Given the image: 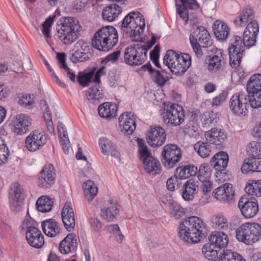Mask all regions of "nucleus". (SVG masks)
<instances>
[{
	"label": "nucleus",
	"mask_w": 261,
	"mask_h": 261,
	"mask_svg": "<svg viewBox=\"0 0 261 261\" xmlns=\"http://www.w3.org/2000/svg\"><path fill=\"white\" fill-rule=\"evenodd\" d=\"M256 36L250 34L249 31H244L243 34V44L244 46L251 47L256 42Z\"/></svg>",
	"instance_id": "nucleus-57"
},
{
	"label": "nucleus",
	"mask_w": 261,
	"mask_h": 261,
	"mask_svg": "<svg viewBox=\"0 0 261 261\" xmlns=\"http://www.w3.org/2000/svg\"><path fill=\"white\" fill-rule=\"evenodd\" d=\"M108 230L112 236L115 238L117 242L119 243L122 242L124 236L122 234L118 225H111L108 226Z\"/></svg>",
	"instance_id": "nucleus-55"
},
{
	"label": "nucleus",
	"mask_w": 261,
	"mask_h": 261,
	"mask_svg": "<svg viewBox=\"0 0 261 261\" xmlns=\"http://www.w3.org/2000/svg\"><path fill=\"white\" fill-rule=\"evenodd\" d=\"M57 130L59 134L60 142L62 145L63 151L65 154H68L69 153V140L65 126L61 122L58 123Z\"/></svg>",
	"instance_id": "nucleus-40"
},
{
	"label": "nucleus",
	"mask_w": 261,
	"mask_h": 261,
	"mask_svg": "<svg viewBox=\"0 0 261 261\" xmlns=\"http://www.w3.org/2000/svg\"><path fill=\"white\" fill-rule=\"evenodd\" d=\"M244 50V45H231L229 47V63L232 68L240 66Z\"/></svg>",
	"instance_id": "nucleus-26"
},
{
	"label": "nucleus",
	"mask_w": 261,
	"mask_h": 261,
	"mask_svg": "<svg viewBox=\"0 0 261 261\" xmlns=\"http://www.w3.org/2000/svg\"><path fill=\"white\" fill-rule=\"evenodd\" d=\"M119 123L122 131L127 135H131L136 128L135 118L130 112L122 114L119 116Z\"/></svg>",
	"instance_id": "nucleus-23"
},
{
	"label": "nucleus",
	"mask_w": 261,
	"mask_h": 261,
	"mask_svg": "<svg viewBox=\"0 0 261 261\" xmlns=\"http://www.w3.org/2000/svg\"><path fill=\"white\" fill-rule=\"evenodd\" d=\"M177 177L174 175L168 179L166 187L168 190L173 191L178 188Z\"/></svg>",
	"instance_id": "nucleus-64"
},
{
	"label": "nucleus",
	"mask_w": 261,
	"mask_h": 261,
	"mask_svg": "<svg viewBox=\"0 0 261 261\" xmlns=\"http://www.w3.org/2000/svg\"><path fill=\"white\" fill-rule=\"evenodd\" d=\"M198 181L191 178L188 180L183 185L182 196L186 201L192 200L198 190Z\"/></svg>",
	"instance_id": "nucleus-29"
},
{
	"label": "nucleus",
	"mask_w": 261,
	"mask_h": 261,
	"mask_svg": "<svg viewBox=\"0 0 261 261\" xmlns=\"http://www.w3.org/2000/svg\"><path fill=\"white\" fill-rule=\"evenodd\" d=\"M91 55V53H85L77 49L72 54L70 57V60L74 63L80 62H85L89 59Z\"/></svg>",
	"instance_id": "nucleus-51"
},
{
	"label": "nucleus",
	"mask_w": 261,
	"mask_h": 261,
	"mask_svg": "<svg viewBox=\"0 0 261 261\" xmlns=\"http://www.w3.org/2000/svg\"><path fill=\"white\" fill-rule=\"evenodd\" d=\"M145 21L142 14L138 12H131L123 19L121 25L123 32H128V28H139L143 32L145 28Z\"/></svg>",
	"instance_id": "nucleus-10"
},
{
	"label": "nucleus",
	"mask_w": 261,
	"mask_h": 261,
	"mask_svg": "<svg viewBox=\"0 0 261 261\" xmlns=\"http://www.w3.org/2000/svg\"><path fill=\"white\" fill-rule=\"evenodd\" d=\"M248 100L251 107L257 109L261 107V90L248 92Z\"/></svg>",
	"instance_id": "nucleus-46"
},
{
	"label": "nucleus",
	"mask_w": 261,
	"mask_h": 261,
	"mask_svg": "<svg viewBox=\"0 0 261 261\" xmlns=\"http://www.w3.org/2000/svg\"><path fill=\"white\" fill-rule=\"evenodd\" d=\"M228 96L227 92L222 91L218 95L216 96L213 99L212 104L214 106H219L222 105Z\"/></svg>",
	"instance_id": "nucleus-61"
},
{
	"label": "nucleus",
	"mask_w": 261,
	"mask_h": 261,
	"mask_svg": "<svg viewBox=\"0 0 261 261\" xmlns=\"http://www.w3.org/2000/svg\"><path fill=\"white\" fill-rule=\"evenodd\" d=\"M161 117L163 121L168 126L175 127L179 125L184 120L183 108L178 104L170 103L165 106Z\"/></svg>",
	"instance_id": "nucleus-5"
},
{
	"label": "nucleus",
	"mask_w": 261,
	"mask_h": 261,
	"mask_svg": "<svg viewBox=\"0 0 261 261\" xmlns=\"http://www.w3.org/2000/svg\"><path fill=\"white\" fill-rule=\"evenodd\" d=\"M99 144L103 154L107 155H111L119 161L120 160V153L116 150L115 145L111 141L106 138H101L99 139Z\"/></svg>",
	"instance_id": "nucleus-31"
},
{
	"label": "nucleus",
	"mask_w": 261,
	"mask_h": 261,
	"mask_svg": "<svg viewBox=\"0 0 261 261\" xmlns=\"http://www.w3.org/2000/svg\"><path fill=\"white\" fill-rule=\"evenodd\" d=\"M224 63L222 50H217L214 55L209 56L207 62V69L211 72H217L223 68Z\"/></svg>",
	"instance_id": "nucleus-24"
},
{
	"label": "nucleus",
	"mask_w": 261,
	"mask_h": 261,
	"mask_svg": "<svg viewBox=\"0 0 261 261\" xmlns=\"http://www.w3.org/2000/svg\"><path fill=\"white\" fill-rule=\"evenodd\" d=\"M118 41V35L116 29L112 26H106L95 33L92 44L99 50L108 51L116 45Z\"/></svg>",
	"instance_id": "nucleus-3"
},
{
	"label": "nucleus",
	"mask_w": 261,
	"mask_h": 261,
	"mask_svg": "<svg viewBox=\"0 0 261 261\" xmlns=\"http://www.w3.org/2000/svg\"><path fill=\"white\" fill-rule=\"evenodd\" d=\"M119 212L116 201L110 199L108 201L106 206L101 208L100 215L107 221L111 222L116 218Z\"/></svg>",
	"instance_id": "nucleus-25"
},
{
	"label": "nucleus",
	"mask_w": 261,
	"mask_h": 261,
	"mask_svg": "<svg viewBox=\"0 0 261 261\" xmlns=\"http://www.w3.org/2000/svg\"><path fill=\"white\" fill-rule=\"evenodd\" d=\"M202 252L205 257L208 260L216 261L220 259L221 253H219L217 250L214 249L210 248L208 250L205 245L202 247Z\"/></svg>",
	"instance_id": "nucleus-53"
},
{
	"label": "nucleus",
	"mask_w": 261,
	"mask_h": 261,
	"mask_svg": "<svg viewBox=\"0 0 261 261\" xmlns=\"http://www.w3.org/2000/svg\"><path fill=\"white\" fill-rule=\"evenodd\" d=\"M210 248L222 249L226 247L228 243L227 235L222 231H214L209 237Z\"/></svg>",
	"instance_id": "nucleus-27"
},
{
	"label": "nucleus",
	"mask_w": 261,
	"mask_h": 261,
	"mask_svg": "<svg viewBox=\"0 0 261 261\" xmlns=\"http://www.w3.org/2000/svg\"><path fill=\"white\" fill-rule=\"evenodd\" d=\"M9 150L2 139V143H0V166L5 164L8 160Z\"/></svg>",
	"instance_id": "nucleus-56"
},
{
	"label": "nucleus",
	"mask_w": 261,
	"mask_h": 261,
	"mask_svg": "<svg viewBox=\"0 0 261 261\" xmlns=\"http://www.w3.org/2000/svg\"><path fill=\"white\" fill-rule=\"evenodd\" d=\"M146 54V49L142 44L130 45L124 53V63L130 66L140 65L144 62Z\"/></svg>",
	"instance_id": "nucleus-6"
},
{
	"label": "nucleus",
	"mask_w": 261,
	"mask_h": 261,
	"mask_svg": "<svg viewBox=\"0 0 261 261\" xmlns=\"http://www.w3.org/2000/svg\"><path fill=\"white\" fill-rule=\"evenodd\" d=\"M53 21L54 17H49L42 23V33L47 38L50 37V28L53 22Z\"/></svg>",
	"instance_id": "nucleus-62"
},
{
	"label": "nucleus",
	"mask_w": 261,
	"mask_h": 261,
	"mask_svg": "<svg viewBox=\"0 0 261 261\" xmlns=\"http://www.w3.org/2000/svg\"><path fill=\"white\" fill-rule=\"evenodd\" d=\"M170 214L176 219H178L186 214L185 210L177 203H171L169 205Z\"/></svg>",
	"instance_id": "nucleus-52"
},
{
	"label": "nucleus",
	"mask_w": 261,
	"mask_h": 261,
	"mask_svg": "<svg viewBox=\"0 0 261 261\" xmlns=\"http://www.w3.org/2000/svg\"><path fill=\"white\" fill-rule=\"evenodd\" d=\"M197 168L193 165L181 166L176 169L175 175L180 179L188 178L197 174Z\"/></svg>",
	"instance_id": "nucleus-38"
},
{
	"label": "nucleus",
	"mask_w": 261,
	"mask_h": 261,
	"mask_svg": "<svg viewBox=\"0 0 261 261\" xmlns=\"http://www.w3.org/2000/svg\"><path fill=\"white\" fill-rule=\"evenodd\" d=\"M166 139V134L163 128L159 125L151 126L147 132L146 140L148 144L155 147L162 145Z\"/></svg>",
	"instance_id": "nucleus-13"
},
{
	"label": "nucleus",
	"mask_w": 261,
	"mask_h": 261,
	"mask_svg": "<svg viewBox=\"0 0 261 261\" xmlns=\"http://www.w3.org/2000/svg\"><path fill=\"white\" fill-rule=\"evenodd\" d=\"M46 141L47 138L43 131L35 130L26 138L25 146L29 151H35L44 146Z\"/></svg>",
	"instance_id": "nucleus-12"
},
{
	"label": "nucleus",
	"mask_w": 261,
	"mask_h": 261,
	"mask_svg": "<svg viewBox=\"0 0 261 261\" xmlns=\"http://www.w3.org/2000/svg\"><path fill=\"white\" fill-rule=\"evenodd\" d=\"M247 151L248 153L255 158L259 155L261 152V143L257 141L250 142L247 146Z\"/></svg>",
	"instance_id": "nucleus-54"
},
{
	"label": "nucleus",
	"mask_w": 261,
	"mask_h": 261,
	"mask_svg": "<svg viewBox=\"0 0 261 261\" xmlns=\"http://www.w3.org/2000/svg\"><path fill=\"white\" fill-rule=\"evenodd\" d=\"M213 29L217 39L219 40L226 39L229 34V28L223 21L216 20L213 25Z\"/></svg>",
	"instance_id": "nucleus-34"
},
{
	"label": "nucleus",
	"mask_w": 261,
	"mask_h": 261,
	"mask_svg": "<svg viewBox=\"0 0 261 261\" xmlns=\"http://www.w3.org/2000/svg\"><path fill=\"white\" fill-rule=\"evenodd\" d=\"M247 92L261 90V74L251 75L246 86Z\"/></svg>",
	"instance_id": "nucleus-42"
},
{
	"label": "nucleus",
	"mask_w": 261,
	"mask_h": 261,
	"mask_svg": "<svg viewBox=\"0 0 261 261\" xmlns=\"http://www.w3.org/2000/svg\"><path fill=\"white\" fill-rule=\"evenodd\" d=\"M219 118L217 114L213 112L205 113L202 116V127L207 129L211 126L215 125L218 121Z\"/></svg>",
	"instance_id": "nucleus-43"
},
{
	"label": "nucleus",
	"mask_w": 261,
	"mask_h": 261,
	"mask_svg": "<svg viewBox=\"0 0 261 261\" xmlns=\"http://www.w3.org/2000/svg\"><path fill=\"white\" fill-rule=\"evenodd\" d=\"M191 65V57L188 54H181V56L170 67L171 72L177 76L182 75Z\"/></svg>",
	"instance_id": "nucleus-17"
},
{
	"label": "nucleus",
	"mask_w": 261,
	"mask_h": 261,
	"mask_svg": "<svg viewBox=\"0 0 261 261\" xmlns=\"http://www.w3.org/2000/svg\"><path fill=\"white\" fill-rule=\"evenodd\" d=\"M181 152L179 146L170 144L165 145L162 151V162L164 167L168 169L173 168L181 158Z\"/></svg>",
	"instance_id": "nucleus-7"
},
{
	"label": "nucleus",
	"mask_w": 261,
	"mask_h": 261,
	"mask_svg": "<svg viewBox=\"0 0 261 261\" xmlns=\"http://www.w3.org/2000/svg\"><path fill=\"white\" fill-rule=\"evenodd\" d=\"M245 190L249 194L261 196V180L252 181L245 187Z\"/></svg>",
	"instance_id": "nucleus-47"
},
{
	"label": "nucleus",
	"mask_w": 261,
	"mask_h": 261,
	"mask_svg": "<svg viewBox=\"0 0 261 261\" xmlns=\"http://www.w3.org/2000/svg\"><path fill=\"white\" fill-rule=\"evenodd\" d=\"M137 143L140 159L142 162L149 158V157L152 156L143 139L138 138Z\"/></svg>",
	"instance_id": "nucleus-48"
},
{
	"label": "nucleus",
	"mask_w": 261,
	"mask_h": 261,
	"mask_svg": "<svg viewBox=\"0 0 261 261\" xmlns=\"http://www.w3.org/2000/svg\"><path fill=\"white\" fill-rule=\"evenodd\" d=\"M128 32H124L125 34H129L132 41L135 42H140L142 39L140 37V34L143 32L139 28H134L133 29L128 28Z\"/></svg>",
	"instance_id": "nucleus-60"
},
{
	"label": "nucleus",
	"mask_w": 261,
	"mask_h": 261,
	"mask_svg": "<svg viewBox=\"0 0 261 261\" xmlns=\"http://www.w3.org/2000/svg\"><path fill=\"white\" fill-rule=\"evenodd\" d=\"M260 234L261 226L259 224L255 223L243 224L236 230L237 240L248 245L257 242Z\"/></svg>",
	"instance_id": "nucleus-4"
},
{
	"label": "nucleus",
	"mask_w": 261,
	"mask_h": 261,
	"mask_svg": "<svg viewBox=\"0 0 261 261\" xmlns=\"http://www.w3.org/2000/svg\"><path fill=\"white\" fill-rule=\"evenodd\" d=\"M83 188L85 198L88 202H91L97 193V187L91 180H88L84 182Z\"/></svg>",
	"instance_id": "nucleus-41"
},
{
	"label": "nucleus",
	"mask_w": 261,
	"mask_h": 261,
	"mask_svg": "<svg viewBox=\"0 0 261 261\" xmlns=\"http://www.w3.org/2000/svg\"><path fill=\"white\" fill-rule=\"evenodd\" d=\"M181 5H176L177 13L182 19L188 18L187 9L196 10L199 5L196 0H181Z\"/></svg>",
	"instance_id": "nucleus-36"
},
{
	"label": "nucleus",
	"mask_w": 261,
	"mask_h": 261,
	"mask_svg": "<svg viewBox=\"0 0 261 261\" xmlns=\"http://www.w3.org/2000/svg\"><path fill=\"white\" fill-rule=\"evenodd\" d=\"M77 247V239L73 233H69L60 243L59 250L62 254L75 251Z\"/></svg>",
	"instance_id": "nucleus-28"
},
{
	"label": "nucleus",
	"mask_w": 261,
	"mask_h": 261,
	"mask_svg": "<svg viewBox=\"0 0 261 261\" xmlns=\"http://www.w3.org/2000/svg\"><path fill=\"white\" fill-rule=\"evenodd\" d=\"M140 70L149 72L151 78L158 86L162 87L165 85L169 78L164 70H156L153 69L150 63L142 66Z\"/></svg>",
	"instance_id": "nucleus-19"
},
{
	"label": "nucleus",
	"mask_w": 261,
	"mask_h": 261,
	"mask_svg": "<svg viewBox=\"0 0 261 261\" xmlns=\"http://www.w3.org/2000/svg\"><path fill=\"white\" fill-rule=\"evenodd\" d=\"M240 15L245 19V21L247 23L249 21H253L254 17V13L253 9L249 7L244 8Z\"/></svg>",
	"instance_id": "nucleus-58"
},
{
	"label": "nucleus",
	"mask_w": 261,
	"mask_h": 261,
	"mask_svg": "<svg viewBox=\"0 0 261 261\" xmlns=\"http://www.w3.org/2000/svg\"><path fill=\"white\" fill-rule=\"evenodd\" d=\"M181 55L173 50H168L167 51L164 57L163 60L164 64L167 65L168 68L170 69Z\"/></svg>",
	"instance_id": "nucleus-49"
},
{
	"label": "nucleus",
	"mask_w": 261,
	"mask_h": 261,
	"mask_svg": "<svg viewBox=\"0 0 261 261\" xmlns=\"http://www.w3.org/2000/svg\"><path fill=\"white\" fill-rule=\"evenodd\" d=\"M204 136L207 142L218 146H221L227 138V135L223 130L216 127L206 131Z\"/></svg>",
	"instance_id": "nucleus-20"
},
{
	"label": "nucleus",
	"mask_w": 261,
	"mask_h": 261,
	"mask_svg": "<svg viewBox=\"0 0 261 261\" xmlns=\"http://www.w3.org/2000/svg\"><path fill=\"white\" fill-rule=\"evenodd\" d=\"M248 99L246 94L241 93L233 95L229 101L230 109L236 115L245 116L247 113Z\"/></svg>",
	"instance_id": "nucleus-11"
},
{
	"label": "nucleus",
	"mask_w": 261,
	"mask_h": 261,
	"mask_svg": "<svg viewBox=\"0 0 261 261\" xmlns=\"http://www.w3.org/2000/svg\"><path fill=\"white\" fill-rule=\"evenodd\" d=\"M98 110L101 117L111 119L116 115L117 106L115 103L105 102L99 106Z\"/></svg>",
	"instance_id": "nucleus-35"
},
{
	"label": "nucleus",
	"mask_w": 261,
	"mask_h": 261,
	"mask_svg": "<svg viewBox=\"0 0 261 261\" xmlns=\"http://www.w3.org/2000/svg\"><path fill=\"white\" fill-rule=\"evenodd\" d=\"M228 155L224 151H220L215 154L210 161V164L218 171H222L227 167L228 163Z\"/></svg>",
	"instance_id": "nucleus-30"
},
{
	"label": "nucleus",
	"mask_w": 261,
	"mask_h": 261,
	"mask_svg": "<svg viewBox=\"0 0 261 261\" xmlns=\"http://www.w3.org/2000/svg\"><path fill=\"white\" fill-rule=\"evenodd\" d=\"M194 149L201 158H205L210 155L211 148L207 142H197L194 145Z\"/></svg>",
	"instance_id": "nucleus-45"
},
{
	"label": "nucleus",
	"mask_w": 261,
	"mask_h": 261,
	"mask_svg": "<svg viewBox=\"0 0 261 261\" xmlns=\"http://www.w3.org/2000/svg\"><path fill=\"white\" fill-rule=\"evenodd\" d=\"M41 226L44 233L48 237H54L60 232L57 223L53 219L43 221Z\"/></svg>",
	"instance_id": "nucleus-37"
},
{
	"label": "nucleus",
	"mask_w": 261,
	"mask_h": 261,
	"mask_svg": "<svg viewBox=\"0 0 261 261\" xmlns=\"http://www.w3.org/2000/svg\"><path fill=\"white\" fill-rule=\"evenodd\" d=\"M190 42L200 44L202 47H207L212 44L211 37L205 28L198 26L190 36Z\"/></svg>",
	"instance_id": "nucleus-16"
},
{
	"label": "nucleus",
	"mask_w": 261,
	"mask_h": 261,
	"mask_svg": "<svg viewBox=\"0 0 261 261\" xmlns=\"http://www.w3.org/2000/svg\"><path fill=\"white\" fill-rule=\"evenodd\" d=\"M198 178L200 181H204L208 179L210 173L206 170V166L202 164L200 166L198 171L197 172Z\"/></svg>",
	"instance_id": "nucleus-63"
},
{
	"label": "nucleus",
	"mask_w": 261,
	"mask_h": 261,
	"mask_svg": "<svg viewBox=\"0 0 261 261\" xmlns=\"http://www.w3.org/2000/svg\"><path fill=\"white\" fill-rule=\"evenodd\" d=\"M24 193L21 186L18 182L13 183L9 191V202L11 210L14 212L20 211L23 204Z\"/></svg>",
	"instance_id": "nucleus-8"
},
{
	"label": "nucleus",
	"mask_w": 261,
	"mask_h": 261,
	"mask_svg": "<svg viewBox=\"0 0 261 261\" xmlns=\"http://www.w3.org/2000/svg\"><path fill=\"white\" fill-rule=\"evenodd\" d=\"M30 222L25 219L22 223V228L27 229L25 238L28 243L32 247L39 249L42 247L44 244V237L37 227L29 226Z\"/></svg>",
	"instance_id": "nucleus-9"
},
{
	"label": "nucleus",
	"mask_w": 261,
	"mask_h": 261,
	"mask_svg": "<svg viewBox=\"0 0 261 261\" xmlns=\"http://www.w3.org/2000/svg\"><path fill=\"white\" fill-rule=\"evenodd\" d=\"M234 191L232 185L226 183L216 188L214 191V196L220 201L231 202L233 201Z\"/></svg>",
	"instance_id": "nucleus-18"
},
{
	"label": "nucleus",
	"mask_w": 261,
	"mask_h": 261,
	"mask_svg": "<svg viewBox=\"0 0 261 261\" xmlns=\"http://www.w3.org/2000/svg\"><path fill=\"white\" fill-rule=\"evenodd\" d=\"M95 69L94 68L88 72H80L77 76V80L82 86H89V83L93 77Z\"/></svg>",
	"instance_id": "nucleus-50"
},
{
	"label": "nucleus",
	"mask_w": 261,
	"mask_h": 261,
	"mask_svg": "<svg viewBox=\"0 0 261 261\" xmlns=\"http://www.w3.org/2000/svg\"><path fill=\"white\" fill-rule=\"evenodd\" d=\"M55 173L52 165H45L38 175V185L41 188L46 189L55 183Z\"/></svg>",
	"instance_id": "nucleus-14"
},
{
	"label": "nucleus",
	"mask_w": 261,
	"mask_h": 261,
	"mask_svg": "<svg viewBox=\"0 0 261 261\" xmlns=\"http://www.w3.org/2000/svg\"><path fill=\"white\" fill-rule=\"evenodd\" d=\"M53 204V200L50 197L45 195L39 197L36 203L37 210L42 213L50 212L52 209Z\"/></svg>",
	"instance_id": "nucleus-39"
},
{
	"label": "nucleus",
	"mask_w": 261,
	"mask_h": 261,
	"mask_svg": "<svg viewBox=\"0 0 261 261\" xmlns=\"http://www.w3.org/2000/svg\"><path fill=\"white\" fill-rule=\"evenodd\" d=\"M62 219L65 228L71 231L75 226L74 214L71 203H65L61 213Z\"/></svg>",
	"instance_id": "nucleus-22"
},
{
	"label": "nucleus",
	"mask_w": 261,
	"mask_h": 261,
	"mask_svg": "<svg viewBox=\"0 0 261 261\" xmlns=\"http://www.w3.org/2000/svg\"><path fill=\"white\" fill-rule=\"evenodd\" d=\"M121 12L122 9L119 5L113 4L103 9L102 16L105 20L112 22L118 17Z\"/></svg>",
	"instance_id": "nucleus-32"
},
{
	"label": "nucleus",
	"mask_w": 261,
	"mask_h": 261,
	"mask_svg": "<svg viewBox=\"0 0 261 261\" xmlns=\"http://www.w3.org/2000/svg\"><path fill=\"white\" fill-rule=\"evenodd\" d=\"M142 162L145 170L149 174L155 175L160 174L162 168L161 163L155 158L149 157Z\"/></svg>",
	"instance_id": "nucleus-33"
},
{
	"label": "nucleus",
	"mask_w": 261,
	"mask_h": 261,
	"mask_svg": "<svg viewBox=\"0 0 261 261\" xmlns=\"http://www.w3.org/2000/svg\"><path fill=\"white\" fill-rule=\"evenodd\" d=\"M238 207L242 215L247 219L254 217L258 211V205L256 201H249L245 196L242 197L238 202Z\"/></svg>",
	"instance_id": "nucleus-15"
},
{
	"label": "nucleus",
	"mask_w": 261,
	"mask_h": 261,
	"mask_svg": "<svg viewBox=\"0 0 261 261\" xmlns=\"http://www.w3.org/2000/svg\"><path fill=\"white\" fill-rule=\"evenodd\" d=\"M205 224L199 217L192 216L185 219L179 226L178 237L188 243H196L205 236Z\"/></svg>",
	"instance_id": "nucleus-1"
},
{
	"label": "nucleus",
	"mask_w": 261,
	"mask_h": 261,
	"mask_svg": "<svg viewBox=\"0 0 261 261\" xmlns=\"http://www.w3.org/2000/svg\"><path fill=\"white\" fill-rule=\"evenodd\" d=\"M57 37L65 45H70L79 38L81 27L78 20L74 17H64L58 23Z\"/></svg>",
	"instance_id": "nucleus-2"
},
{
	"label": "nucleus",
	"mask_w": 261,
	"mask_h": 261,
	"mask_svg": "<svg viewBox=\"0 0 261 261\" xmlns=\"http://www.w3.org/2000/svg\"><path fill=\"white\" fill-rule=\"evenodd\" d=\"M213 227L217 229H222L227 228V219L221 214L214 215L211 218Z\"/></svg>",
	"instance_id": "nucleus-44"
},
{
	"label": "nucleus",
	"mask_w": 261,
	"mask_h": 261,
	"mask_svg": "<svg viewBox=\"0 0 261 261\" xmlns=\"http://www.w3.org/2000/svg\"><path fill=\"white\" fill-rule=\"evenodd\" d=\"M31 118L24 114L17 115L13 121L14 132L18 135L26 133L31 126Z\"/></svg>",
	"instance_id": "nucleus-21"
},
{
	"label": "nucleus",
	"mask_w": 261,
	"mask_h": 261,
	"mask_svg": "<svg viewBox=\"0 0 261 261\" xmlns=\"http://www.w3.org/2000/svg\"><path fill=\"white\" fill-rule=\"evenodd\" d=\"M87 93V98L88 100H98L101 97V92L96 86L91 87Z\"/></svg>",
	"instance_id": "nucleus-59"
}]
</instances>
